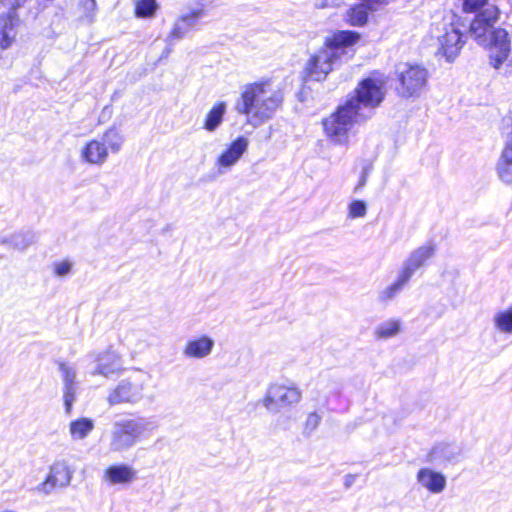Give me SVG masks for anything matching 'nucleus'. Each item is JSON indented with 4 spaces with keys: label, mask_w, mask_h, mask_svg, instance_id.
Wrapping results in <instances>:
<instances>
[{
    "label": "nucleus",
    "mask_w": 512,
    "mask_h": 512,
    "mask_svg": "<svg viewBox=\"0 0 512 512\" xmlns=\"http://www.w3.org/2000/svg\"><path fill=\"white\" fill-rule=\"evenodd\" d=\"M362 3L368 5L370 9H376V6L387 4L388 0H361Z\"/></svg>",
    "instance_id": "nucleus-41"
},
{
    "label": "nucleus",
    "mask_w": 512,
    "mask_h": 512,
    "mask_svg": "<svg viewBox=\"0 0 512 512\" xmlns=\"http://www.w3.org/2000/svg\"><path fill=\"white\" fill-rule=\"evenodd\" d=\"M171 230V226L170 225H167L164 229H163V232H166V231H169Z\"/></svg>",
    "instance_id": "nucleus-43"
},
{
    "label": "nucleus",
    "mask_w": 512,
    "mask_h": 512,
    "mask_svg": "<svg viewBox=\"0 0 512 512\" xmlns=\"http://www.w3.org/2000/svg\"><path fill=\"white\" fill-rule=\"evenodd\" d=\"M372 171V165L367 164L362 168L361 175L359 178V181L357 185L355 186L354 191L359 192L361 189H363L367 183L368 177Z\"/></svg>",
    "instance_id": "nucleus-38"
},
{
    "label": "nucleus",
    "mask_w": 512,
    "mask_h": 512,
    "mask_svg": "<svg viewBox=\"0 0 512 512\" xmlns=\"http://www.w3.org/2000/svg\"><path fill=\"white\" fill-rule=\"evenodd\" d=\"M158 8L156 0H138L135 4V15L138 18H151Z\"/></svg>",
    "instance_id": "nucleus-30"
},
{
    "label": "nucleus",
    "mask_w": 512,
    "mask_h": 512,
    "mask_svg": "<svg viewBox=\"0 0 512 512\" xmlns=\"http://www.w3.org/2000/svg\"><path fill=\"white\" fill-rule=\"evenodd\" d=\"M395 91L404 99L417 98L428 83L427 69L417 63H399L395 66Z\"/></svg>",
    "instance_id": "nucleus-5"
},
{
    "label": "nucleus",
    "mask_w": 512,
    "mask_h": 512,
    "mask_svg": "<svg viewBox=\"0 0 512 512\" xmlns=\"http://www.w3.org/2000/svg\"><path fill=\"white\" fill-rule=\"evenodd\" d=\"M360 39L361 34L353 30H339L326 38L323 47L311 55L301 72L303 87L298 93L301 102H305L311 92L306 84L325 80L336 65L351 59L355 53L354 46Z\"/></svg>",
    "instance_id": "nucleus-1"
},
{
    "label": "nucleus",
    "mask_w": 512,
    "mask_h": 512,
    "mask_svg": "<svg viewBox=\"0 0 512 512\" xmlns=\"http://www.w3.org/2000/svg\"><path fill=\"white\" fill-rule=\"evenodd\" d=\"M99 141L104 143L107 150L110 149L112 153H118L123 145L124 137L115 126H112L103 133Z\"/></svg>",
    "instance_id": "nucleus-26"
},
{
    "label": "nucleus",
    "mask_w": 512,
    "mask_h": 512,
    "mask_svg": "<svg viewBox=\"0 0 512 512\" xmlns=\"http://www.w3.org/2000/svg\"><path fill=\"white\" fill-rule=\"evenodd\" d=\"M348 210L351 218L364 217L367 213V204L364 200H353L349 204Z\"/></svg>",
    "instance_id": "nucleus-33"
},
{
    "label": "nucleus",
    "mask_w": 512,
    "mask_h": 512,
    "mask_svg": "<svg viewBox=\"0 0 512 512\" xmlns=\"http://www.w3.org/2000/svg\"><path fill=\"white\" fill-rule=\"evenodd\" d=\"M401 330V322L391 319L382 322L376 327L375 335L378 339H388L396 336Z\"/></svg>",
    "instance_id": "nucleus-27"
},
{
    "label": "nucleus",
    "mask_w": 512,
    "mask_h": 512,
    "mask_svg": "<svg viewBox=\"0 0 512 512\" xmlns=\"http://www.w3.org/2000/svg\"><path fill=\"white\" fill-rule=\"evenodd\" d=\"M357 477H358L357 474H347L344 477V487H345V489H350L353 486V484H354V482H355Z\"/></svg>",
    "instance_id": "nucleus-40"
},
{
    "label": "nucleus",
    "mask_w": 512,
    "mask_h": 512,
    "mask_svg": "<svg viewBox=\"0 0 512 512\" xmlns=\"http://www.w3.org/2000/svg\"><path fill=\"white\" fill-rule=\"evenodd\" d=\"M94 363L93 369L90 371L91 375H102L109 377L122 369V363L119 355L111 350H107L103 353L89 354L87 356Z\"/></svg>",
    "instance_id": "nucleus-12"
},
{
    "label": "nucleus",
    "mask_w": 512,
    "mask_h": 512,
    "mask_svg": "<svg viewBox=\"0 0 512 512\" xmlns=\"http://www.w3.org/2000/svg\"><path fill=\"white\" fill-rule=\"evenodd\" d=\"M321 416L316 412L310 413L306 419L305 423V431L307 435H310L320 424Z\"/></svg>",
    "instance_id": "nucleus-36"
},
{
    "label": "nucleus",
    "mask_w": 512,
    "mask_h": 512,
    "mask_svg": "<svg viewBox=\"0 0 512 512\" xmlns=\"http://www.w3.org/2000/svg\"><path fill=\"white\" fill-rule=\"evenodd\" d=\"M72 270V263L69 260H63L61 262L55 263L54 265V273L58 277L67 276Z\"/></svg>",
    "instance_id": "nucleus-37"
},
{
    "label": "nucleus",
    "mask_w": 512,
    "mask_h": 512,
    "mask_svg": "<svg viewBox=\"0 0 512 512\" xmlns=\"http://www.w3.org/2000/svg\"><path fill=\"white\" fill-rule=\"evenodd\" d=\"M463 448L455 441L435 442L426 455L425 461L435 467L446 468L456 465L462 459Z\"/></svg>",
    "instance_id": "nucleus-6"
},
{
    "label": "nucleus",
    "mask_w": 512,
    "mask_h": 512,
    "mask_svg": "<svg viewBox=\"0 0 512 512\" xmlns=\"http://www.w3.org/2000/svg\"><path fill=\"white\" fill-rule=\"evenodd\" d=\"M374 10L375 9H370L368 5L364 3L355 4L347 11V22L351 26L363 27L369 20L370 12Z\"/></svg>",
    "instance_id": "nucleus-22"
},
{
    "label": "nucleus",
    "mask_w": 512,
    "mask_h": 512,
    "mask_svg": "<svg viewBox=\"0 0 512 512\" xmlns=\"http://www.w3.org/2000/svg\"><path fill=\"white\" fill-rule=\"evenodd\" d=\"M408 282L409 280L403 278V275L399 272L397 280L379 294V301L387 302L394 299Z\"/></svg>",
    "instance_id": "nucleus-28"
},
{
    "label": "nucleus",
    "mask_w": 512,
    "mask_h": 512,
    "mask_svg": "<svg viewBox=\"0 0 512 512\" xmlns=\"http://www.w3.org/2000/svg\"><path fill=\"white\" fill-rule=\"evenodd\" d=\"M94 426V420L88 417H81L71 421L69 424V431L72 439H85L94 429Z\"/></svg>",
    "instance_id": "nucleus-24"
},
{
    "label": "nucleus",
    "mask_w": 512,
    "mask_h": 512,
    "mask_svg": "<svg viewBox=\"0 0 512 512\" xmlns=\"http://www.w3.org/2000/svg\"><path fill=\"white\" fill-rule=\"evenodd\" d=\"M499 10L495 7H488L477 12L470 24V32L477 39L485 37L487 31L492 28L493 24L498 20Z\"/></svg>",
    "instance_id": "nucleus-15"
},
{
    "label": "nucleus",
    "mask_w": 512,
    "mask_h": 512,
    "mask_svg": "<svg viewBox=\"0 0 512 512\" xmlns=\"http://www.w3.org/2000/svg\"><path fill=\"white\" fill-rule=\"evenodd\" d=\"M435 246L424 245L411 252L407 260L404 262L400 273L403 278L411 279L413 274L423 267L428 259L435 254Z\"/></svg>",
    "instance_id": "nucleus-13"
},
{
    "label": "nucleus",
    "mask_w": 512,
    "mask_h": 512,
    "mask_svg": "<svg viewBox=\"0 0 512 512\" xmlns=\"http://www.w3.org/2000/svg\"><path fill=\"white\" fill-rule=\"evenodd\" d=\"M509 118L512 119V108L509 109Z\"/></svg>",
    "instance_id": "nucleus-44"
},
{
    "label": "nucleus",
    "mask_w": 512,
    "mask_h": 512,
    "mask_svg": "<svg viewBox=\"0 0 512 512\" xmlns=\"http://www.w3.org/2000/svg\"><path fill=\"white\" fill-rule=\"evenodd\" d=\"M215 342L208 335L190 339L185 345L184 355L188 358L202 359L211 354Z\"/></svg>",
    "instance_id": "nucleus-19"
},
{
    "label": "nucleus",
    "mask_w": 512,
    "mask_h": 512,
    "mask_svg": "<svg viewBox=\"0 0 512 512\" xmlns=\"http://www.w3.org/2000/svg\"><path fill=\"white\" fill-rule=\"evenodd\" d=\"M77 385L63 386V402L65 413L70 415L76 400Z\"/></svg>",
    "instance_id": "nucleus-32"
},
{
    "label": "nucleus",
    "mask_w": 512,
    "mask_h": 512,
    "mask_svg": "<svg viewBox=\"0 0 512 512\" xmlns=\"http://www.w3.org/2000/svg\"><path fill=\"white\" fill-rule=\"evenodd\" d=\"M81 6L84 11V17L89 22H92L97 8L96 0H82Z\"/></svg>",
    "instance_id": "nucleus-35"
},
{
    "label": "nucleus",
    "mask_w": 512,
    "mask_h": 512,
    "mask_svg": "<svg viewBox=\"0 0 512 512\" xmlns=\"http://www.w3.org/2000/svg\"><path fill=\"white\" fill-rule=\"evenodd\" d=\"M36 240V235L33 231H25L13 234L9 238H2V244H9L14 249L23 251L32 245Z\"/></svg>",
    "instance_id": "nucleus-25"
},
{
    "label": "nucleus",
    "mask_w": 512,
    "mask_h": 512,
    "mask_svg": "<svg viewBox=\"0 0 512 512\" xmlns=\"http://www.w3.org/2000/svg\"><path fill=\"white\" fill-rule=\"evenodd\" d=\"M155 427L150 418L135 417L121 419L113 422L110 430L109 450L124 452L131 449L140 440L144 433Z\"/></svg>",
    "instance_id": "nucleus-4"
},
{
    "label": "nucleus",
    "mask_w": 512,
    "mask_h": 512,
    "mask_svg": "<svg viewBox=\"0 0 512 512\" xmlns=\"http://www.w3.org/2000/svg\"><path fill=\"white\" fill-rule=\"evenodd\" d=\"M27 0H0V4L9 9V12L17 13V10L21 8Z\"/></svg>",
    "instance_id": "nucleus-39"
},
{
    "label": "nucleus",
    "mask_w": 512,
    "mask_h": 512,
    "mask_svg": "<svg viewBox=\"0 0 512 512\" xmlns=\"http://www.w3.org/2000/svg\"><path fill=\"white\" fill-rule=\"evenodd\" d=\"M136 470L126 463H117L108 466L103 478L111 485L129 484L136 478Z\"/></svg>",
    "instance_id": "nucleus-17"
},
{
    "label": "nucleus",
    "mask_w": 512,
    "mask_h": 512,
    "mask_svg": "<svg viewBox=\"0 0 512 512\" xmlns=\"http://www.w3.org/2000/svg\"><path fill=\"white\" fill-rule=\"evenodd\" d=\"M226 108L224 101L217 102L206 115L204 129L209 132L215 131L223 122Z\"/></svg>",
    "instance_id": "nucleus-23"
},
{
    "label": "nucleus",
    "mask_w": 512,
    "mask_h": 512,
    "mask_svg": "<svg viewBox=\"0 0 512 512\" xmlns=\"http://www.w3.org/2000/svg\"><path fill=\"white\" fill-rule=\"evenodd\" d=\"M204 14L203 8H196L182 15L174 25L169 37L173 39L183 38L184 35L199 22Z\"/></svg>",
    "instance_id": "nucleus-21"
},
{
    "label": "nucleus",
    "mask_w": 512,
    "mask_h": 512,
    "mask_svg": "<svg viewBox=\"0 0 512 512\" xmlns=\"http://www.w3.org/2000/svg\"><path fill=\"white\" fill-rule=\"evenodd\" d=\"M170 52H171V49H170V48H166V49L163 51L161 58H163V57H167V56L170 54Z\"/></svg>",
    "instance_id": "nucleus-42"
},
{
    "label": "nucleus",
    "mask_w": 512,
    "mask_h": 512,
    "mask_svg": "<svg viewBox=\"0 0 512 512\" xmlns=\"http://www.w3.org/2000/svg\"><path fill=\"white\" fill-rule=\"evenodd\" d=\"M73 474L74 470L65 460L56 461L50 466V471L45 481L38 485V490L49 494L56 487H67L71 482Z\"/></svg>",
    "instance_id": "nucleus-10"
},
{
    "label": "nucleus",
    "mask_w": 512,
    "mask_h": 512,
    "mask_svg": "<svg viewBox=\"0 0 512 512\" xmlns=\"http://www.w3.org/2000/svg\"><path fill=\"white\" fill-rule=\"evenodd\" d=\"M417 482L430 493L439 494L446 487V476L431 468H421L416 475Z\"/></svg>",
    "instance_id": "nucleus-16"
},
{
    "label": "nucleus",
    "mask_w": 512,
    "mask_h": 512,
    "mask_svg": "<svg viewBox=\"0 0 512 512\" xmlns=\"http://www.w3.org/2000/svg\"><path fill=\"white\" fill-rule=\"evenodd\" d=\"M57 364L62 374L63 386L77 385L76 370L63 361H58Z\"/></svg>",
    "instance_id": "nucleus-31"
},
{
    "label": "nucleus",
    "mask_w": 512,
    "mask_h": 512,
    "mask_svg": "<svg viewBox=\"0 0 512 512\" xmlns=\"http://www.w3.org/2000/svg\"><path fill=\"white\" fill-rule=\"evenodd\" d=\"M248 148V139L238 136L217 158V165L220 169H229L234 166L243 156Z\"/></svg>",
    "instance_id": "nucleus-14"
},
{
    "label": "nucleus",
    "mask_w": 512,
    "mask_h": 512,
    "mask_svg": "<svg viewBox=\"0 0 512 512\" xmlns=\"http://www.w3.org/2000/svg\"><path fill=\"white\" fill-rule=\"evenodd\" d=\"M495 327L507 334H512V305L494 316Z\"/></svg>",
    "instance_id": "nucleus-29"
},
{
    "label": "nucleus",
    "mask_w": 512,
    "mask_h": 512,
    "mask_svg": "<svg viewBox=\"0 0 512 512\" xmlns=\"http://www.w3.org/2000/svg\"><path fill=\"white\" fill-rule=\"evenodd\" d=\"M439 52L446 58L448 62H452L459 54L465 40L462 32L453 24L445 29V33L438 37Z\"/></svg>",
    "instance_id": "nucleus-11"
},
{
    "label": "nucleus",
    "mask_w": 512,
    "mask_h": 512,
    "mask_svg": "<svg viewBox=\"0 0 512 512\" xmlns=\"http://www.w3.org/2000/svg\"><path fill=\"white\" fill-rule=\"evenodd\" d=\"M511 41L509 33L503 28H492L490 31V64L499 69L509 57Z\"/></svg>",
    "instance_id": "nucleus-9"
},
{
    "label": "nucleus",
    "mask_w": 512,
    "mask_h": 512,
    "mask_svg": "<svg viewBox=\"0 0 512 512\" xmlns=\"http://www.w3.org/2000/svg\"><path fill=\"white\" fill-rule=\"evenodd\" d=\"M19 21L17 13L0 14V48L7 49L16 37V25Z\"/></svg>",
    "instance_id": "nucleus-20"
},
{
    "label": "nucleus",
    "mask_w": 512,
    "mask_h": 512,
    "mask_svg": "<svg viewBox=\"0 0 512 512\" xmlns=\"http://www.w3.org/2000/svg\"><path fill=\"white\" fill-rule=\"evenodd\" d=\"M488 0H462L463 11L466 13H476L487 4Z\"/></svg>",
    "instance_id": "nucleus-34"
},
{
    "label": "nucleus",
    "mask_w": 512,
    "mask_h": 512,
    "mask_svg": "<svg viewBox=\"0 0 512 512\" xmlns=\"http://www.w3.org/2000/svg\"><path fill=\"white\" fill-rule=\"evenodd\" d=\"M301 392L296 387L273 384L268 388L263 400L264 406L270 411H278L280 408L299 402Z\"/></svg>",
    "instance_id": "nucleus-7"
},
{
    "label": "nucleus",
    "mask_w": 512,
    "mask_h": 512,
    "mask_svg": "<svg viewBox=\"0 0 512 512\" xmlns=\"http://www.w3.org/2000/svg\"><path fill=\"white\" fill-rule=\"evenodd\" d=\"M143 383L131 378L122 379L117 386L111 390L107 401L111 406L123 403L135 404L143 398Z\"/></svg>",
    "instance_id": "nucleus-8"
},
{
    "label": "nucleus",
    "mask_w": 512,
    "mask_h": 512,
    "mask_svg": "<svg viewBox=\"0 0 512 512\" xmlns=\"http://www.w3.org/2000/svg\"><path fill=\"white\" fill-rule=\"evenodd\" d=\"M107 147L98 139H93L87 142L81 149L80 158L82 162L101 166L108 158Z\"/></svg>",
    "instance_id": "nucleus-18"
},
{
    "label": "nucleus",
    "mask_w": 512,
    "mask_h": 512,
    "mask_svg": "<svg viewBox=\"0 0 512 512\" xmlns=\"http://www.w3.org/2000/svg\"><path fill=\"white\" fill-rule=\"evenodd\" d=\"M266 82H254L245 86L240 99L236 102L235 109L240 114L250 115L260 122L268 120L282 103L280 93H273L265 97Z\"/></svg>",
    "instance_id": "nucleus-3"
},
{
    "label": "nucleus",
    "mask_w": 512,
    "mask_h": 512,
    "mask_svg": "<svg viewBox=\"0 0 512 512\" xmlns=\"http://www.w3.org/2000/svg\"><path fill=\"white\" fill-rule=\"evenodd\" d=\"M386 81L383 74L373 71L359 81L351 97L340 105L330 118L323 120V128L329 137L346 135L361 108H376L385 99Z\"/></svg>",
    "instance_id": "nucleus-2"
}]
</instances>
